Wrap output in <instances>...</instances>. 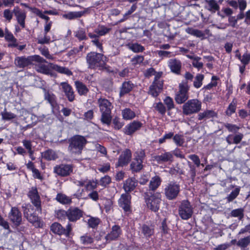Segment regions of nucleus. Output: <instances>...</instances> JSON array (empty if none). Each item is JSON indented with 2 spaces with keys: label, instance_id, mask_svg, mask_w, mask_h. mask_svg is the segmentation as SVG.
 <instances>
[{
  "label": "nucleus",
  "instance_id": "obj_1",
  "mask_svg": "<svg viewBox=\"0 0 250 250\" xmlns=\"http://www.w3.org/2000/svg\"><path fill=\"white\" fill-rule=\"evenodd\" d=\"M86 61L89 68L101 70L105 67L107 58L102 53L91 52L87 54Z\"/></svg>",
  "mask_w": 250,
  "mask_h": 250
},
{
  "label": "nucleus",
  "instance_id": "obj_2",
  "mask_svg": "<svg viewBox=\"0 0 250 250\" xmlns=\"http://www.w3.org/2000/svg\"><path fill=\"white\" fill-rule=\"evenodd\" d=\"M35 68L38 72L45 75H52L50 69L60 73L66 74L68 76L72 75V72L68 68L52 63H50L48 65L43 63H39L35 65Z\"/></svg>",
  "mask_w": 250,
  "mask_h": 250
},
{
  "label": "nucleus",
  "instance_id": "obj_3",
  "mask_svg": "<svg viewBox=\"0 0 250 250\" xmlns=\"http://www.w3.org/2000/svg\"><path fill=\"white\" fill-rule=\"evenodd\" d=\"M100 110L102 113L101 121L103 124L109 125L111 122V110L112 108L111 103L107 99L100 98L98 100Z\"/></svg>",
  "mask_w": 250,
  "mask_h": 250
},
{
  "label": "nucleus",
  "instance_id": "obj_4",
  "mask_svg": "<svg viewBox=\"0 0 250 250\" xmlns=\"http://www.w3.org/2000/svg\"><path fill=\"white\" fill-rule=\"evenodd\" d=\"M68 146L69 151L75 154H80L82 150L86 144V140L82 136L76 135L72 137L70 140Z\"/></svg>",
  "mask_w": 250,
  "mask_h": 250
},
{
  "label": "nucleus",
  "instance_id": "obj_5",
  "mask_svg": "<svg viewBox=\"0 0 250 250\" xmlns=\"http://www.w3.org/2000/svg\"><path fill=\"white\" fill-rule=\"evenodd\" d=\"M24 216L27 220L36 227L40 228L42 226L41 219L34 212V208L30 204H25L22 206Z\"/></svg>",
  "mask_w": 250,
  "mask_h": 250
},
{
  "label": "nucleus",
  "instance_id": "obj_6",
  "mask_svg": "<svg viewBox=\"0 0 250 250\" xmlns=\"http://www.w3.org/2000/svg\"><path fill=\"white\" fill-rule=\"evenodd\" d=\"M162 73H158L154 77V80L149 87L148 93L153 97H157L163 89V81L161 79Z\"/></svg>",
  "mask_w": 250,
  "mask_h": 250
},
{
  "label": "nucleus",
  "instance_id": "obj_7",
  "mask_svg": "<svg viewBox=\"0 0 250 250\" xmlns=\"http://www.w3.org/2000/svg\"><path fill=\"white\" fill-rule=\"evenodd\" d=\"M166 197L168 200H174L177 198L180 191V186L175 182L167 184L164 189Z\"/></svg>",
  "mask_w": 250,
  "mask_h": 250
},
{
  "label": "nucleus",
  "instance_id": "obj_8",
  "mask_svg": "<svg viewBox=\"0 0 250 250\" xmlns=\"http://www.w3.org/2000/svg\"><path fill=\"white\" fill-rule=\"evenodd\" d=\"M193 213V208L187 200H183L178 207V214L183 220L191 218Z\"/></svg>",
  "mask_w": 250,
  "mask_h": 250
},
{
  "label": "nucleus",
  "instance_id": "obj_9",
  "mask_svg": "<svg viewBox=\"0 0 250 250\" xmlns=\"http://www.w3.org/2000/svg\"><path fill=\"white\" fill-rule=\"evenodd\" d=\"M145 156V152L143 149H139L134 153V158L130 164V168L133 172H139L143 168L142 163Z\"/></svg>",
  "mask_w": 250,
  "mask_h": 250
},
{
  "label": "nucleus",
  "instance_id": "obj_10",
  "mask_svg": "<svg viewBox=\"0 0 250 250\" xmlns=\"http://www.w3.org/2000/svg\"><path fill=\"white\" fill-rule=\"evenodd\" d=\"M201 102L197 99L188 101L183 106V114L188 115L199 112L201 108Z\"/></svg>",
  "mask_w": 250,
  "mask_h": 250
},
{
  "label": "nucleus",
  "instance_id": "obj_11",
  "mask_svg": "<svg viewBox=\"0 0 250 250\" xmlns=\"http://www.w3.org/2000/svg\"><path fill=\"white\" fill-rule=\"evenodd\" d=\"M150 192H147L146 194V203L147 207L152 211L156 212L159 208V205L161 202V194L160 193L156 192L153 195Z\"/></svg>",
  "mask_w": 250,
  "mask_h": 250
},
{
  "label": "nucleus",
  "instance_id": "obj_12",
  "mask_svg": "<svg viewBox=\"0 0 250 250\" xmlns=\"http://www.w3.org/2000/svg\"><path fill=\"white\" fill-rule=\"evenodd\" d=\"M50 229L55 234L59 235H64L68 237L70 236L72 229L70 223L66 225V228H64L60 223L55 222L51 225Z\"/></svg>",
  "mask_w": 250,
  "mask_h": 250
},
{
  "label": "nucleus",
  "instance_id": "obj_13",
  "mask_svg": "<svg viewBox=\"0 0 250 250\" xmlns=\"http://www.w3.org/2000/svg\"><path fill=\"white\" fill-rule=\"evenodd\" d=\"M28 196L31 203L36 207V210L41 213L42 212L41 201L37 188L36 187H32L28 193Z\"/></svg>",
  "mask_w": 250,
  "mask_h": 250
},
{
  "label": "nucleus",
  "instance_id": "obj_14",
  "mask_svg": "<svg viewBox=\"0 0 250 250\" xmlns=\"http://www.w3.org/2000/svg\"><path fill=\"white\" fill-rule=\"evenodd\" d=\"M188 88L187 84H180L179 90L175 97V100L177 104H181L188 100Z\"/></svg>",
  "mask_w": 250,
  "mask_h": 250
},
{
  "label": "nucleus",
  "instance_id": "obj_15",
  "mask_svg": "<svg viewBox=\"0 0 250 250\" xmlns=\"http://www.w3.org/2000/svg\"><path fill=\"white\" fill-rule=\"evenodd\" d=\"M131 195L129 193L122 194L118 201L119 206L125 212L129 213L131 212Z\"/></svg>",
  "mask_w": 250,
  "mask_h": 250
},
{
  "label": "nucleus",
  "instance_id": "obj_16",
  "mask_svg": "<svg viewBox=\"0 0 250 250\" xmlns=\"http://www.w3.org/2000/svg\"><path fill=\"white\" fill-rule=\"evenodd\" d=\"M73 167L71 165L62 164L57 165L54 168V172L61 176H67L72 172Z\"/></svg>",
  "mask_w": 250,
  "mask_h": 250
},
{
  "label": "nucleus",
  "instance_id": "obj_17",
  "mask_svg": "<svg viewBox=\"0 0 250 250\" xmlns=\"http://www.w3.org/2000/svg\"><path fill=\"white\" fill-rule=\"evenodd\" d=\"M153 161H156L158 164L165 163H172L173 160L172 154L170 152H166L161 155H155L152 157Z\"/></svg>",
  "mask_w": 250,
  "mask_h": 250
},
{
  "label": "nucleus",
  "instance_id": "obj_18",
  "mask_svg": "<svg viewBox=\"0 0 250 250\" xmlns=\"http://www.w3.org/2000/svg\"><path fill=\"white\" fill-rule=\"evenodd\" d=\"M131 151L128 149H126L120 156L118 161L116 164V167H123L127 165L131 160Z\"/></svg>",
  "mask_w": 250,
  "mask_h": 250
},
{
  "label": "nucleus",
  "instance_id": "obj_19",
  "mask_svg": "<svg viewBox=\"0 0 250 250\" xmlns=\"http://www.w3.org/2000/svg\"><path fill=\"white\" fill-rule=\"evenodd\" d=\"M83 215V211L78 208H70L68 209V219L70 222H76Z\"/></svg>",
  "mask_w": 250,
  "mask_h": 250
},
{
  "label": "nucleus",
  "instance_id": "obj_20",
  "mask_svg": "<svg viewBox=\"0 0 250 250\" xmlns=\"http://www.w3.org/2000/svg\"><path fill=\"white\" fill-rule=\"evenodd\" d=\"M13 13L16 17L18 23L22 28H25V21L26 18V12L22 11L19 7L16 6L13 9Z\"/></svg>",
  "mask_w": 250,
  "mask_h": 250
},
{
  "label": "nucleus",
  "instance_id": "obj_21",
  "mask_svg": "<svg viewBox=\"0 0 250 250\" xmlns=\"http://www.w3.org/2000/svg\"><path fill=\"white\" fill-rule=\"evenodd\" d=\"M10 221L16 226H19L21 222V214L16 207H12L9 214Z\"/></svg>",
  "mask_w": 250,
  "mask_h": 250
},
{
  "label": "nucleus",
  "instance_id": "obj_22",
  "mask_svg": "<svg viewBox=\"0 0 250 250\" xmlns=\"http://www.w3.org/2000/svg\"><path fill=\"white\" fill-rule=\"evenodd\" d=\"M143 124L139 121H134L128 124L124 128V133L128 135H132L135 132L139 130Z\"/></svg>",
  "mask_w": 250,
  "mask_h": 250
},
{
  "label": "nucleus",
  "instance_id": "obj_23",
  "mask_svg": "<svg viewBox=\"0 0 250 250\" xmlns=\"http://www.w3.org/2000/svg\"><path fill=\"white\" fill-rule=\"evenodd\" d=\"M32 59L30 56L17 57L15 59L14 64L18 68H23L32 63Z\"/></svg>",
  "mask_w": 250,
  "mask_h": 250
},
{
  "label": "nucleus",
  "instance_id": "obj_24",
  "mask_svg": "<svg viewBox=\"0 0 250 250\" xmlns=\"http://www.w3.org/2000/svg\"><path fill=\"white\" fill-rule=\"evenodd\" d=\"M60 86H62V91L65 93L68 100L70 102H73L75 99V94L71 86L66 82L61 83Z\"/></svg>",
  "mask_w": 250,
  "mask_h": 250
},
{
  "label": "nucleus",
  "instance_id": "obj_25",
  "mask_svg": "<svg viewBox=\"0 0 250 250\" xmlns=\"http://www.w3.org/2000/svg\"><path fill=\"white\" fill-rule=\"evenodd\" d=\"M138 184V181L134 178H130L126 179L124 183L123 188L126 193H128L133 191Z\"/></svg>",
  "mask_w": 250,
  "mask_h": 250
},
{
  "label": "nucleus",
  "instance_id": "obj_26",
  "mask_svg": "<svg viewBox=\"0 0 250 250\" xmlns=\"http://www.w3.org/2000/svg\"><path fill=\"white\" fill-rule=\"evenodd\" d=\"M122 230L118 225H114L112 228V230L106 236L107 241H111L117 239L121 235Z\"/></svg>",
  "mask_w": 250,
  "mask_h": 250
},
{
  "label": "nucleus",
  "instance_id": "obj_27",
  "mask_svg": "<svg viewBox=\"0 0 250 250\" xmlns=\"http://www.w3.org/2000/svg\"><path fill=\"white\" fill-rule=\"evenodd\" d=\"M168 65L171 71L177 74L180 73L182 63L180 61L176 59H170L168 62Z\"/></svg>",
  "mask_w": 250,
  "mask_h": 250
},
{
  "label": "nucleus",
  "instance_id": "obj_28",
  "mask_svg": "<svg viewBox=\"0 0 250 250\" xmlns=\"http://www.w3.org/2000/svg\"><path fill=\"white\" fill-rule=\"evenodd\" d=\"M134 87V84L130 81H126L123 83L120 88V96H123L129 93Z\"/></svg>",
  "mask_w": 250,
  "mask_h": 250
},
{
  "label": "nucleus",
  "instance_id": "obj_29",
  "mask_svg": "<svg viewBox=\"0 0 250 250\" xmlns=\"http://www.w3.org/2000/svg\"><path fill=\"white\" fill-rule=\"evenodd\" d=\"M75 85L78 94L81 96H86L89 92V89L86 85L80 81H76Z\"/></svg>",
  "mask_w": 250,
  "mask_h": 250
},
{
  "label": "nucleus",
  "instance_id": "obj_30",
  "mask_svg": "<svg viewBox=\"0 0 250 250\" xmlns=\"http://www.w3.org/2000/svg\"><path fill=\"white\" fill-rule=\"evenodd\" d=\"M141 231L144 236L146 238H150L154 233L153 227L152 226H148L146 224L142 225Z\"/></svg>",
  "mask_w": 250,
  "mask_h": 250
},
{
  "label": "nucleus",
  "instance_id": "obj_31",
  "mask_svg": "<svg viewBox=\"0 0 250 250\" xmlns=\"http://www.w3.org/2000/svg\"><path fill=\"white\" fill-rule=\"evenodd\" d=\"M217 116V113L213 110H206L203 112H201L198 115V119L199 120L203 119H208L213 118Z\"/></svg>",
  "mask_w": 250,
  "mask_h": 250
},
{
  "label": "nucleus",
  "instance_id": "obj_32",
  "mask_svg": "<svg viewBox=\"0 0 250 250\" xmlns=\"http://www.w3.org/2000/svg\"><path fill=\"white\" fill-rule=\"evenodd\" d=\"M42 157L48 161L55 160L58 158L57 153L52 150L48 149L42 153Z\"/></svg>",
  "mask_w": 250,
  "mask_h": 250
},
{
  "label": "nucleus",
  "instance_id": "obj_33",
  "mask_svg": "<svg viewBox=\"0 0 250 250\" xmlns=\"http://www.w3.org/2000/svg\"><path fill=\"white\" fill-rule=\"evenodd\" d=\"M205 2L207 4L206 8L209 11L215 13L219 10L220 6L215 0H206Z\"/></svg>",
  "mask_w": 250,
  "mask_h": 250
},
{
  "label": "nucleus",
  "instance_id": "obj_34",
  "mask_svg": "<svg viewBox=\"0 0 250 250\" xmlns=\"http://www.w3.org/2000/svg\"><path fill=\"white\" fill-rule=\"evenodd\" d=\"M85 12L86 10L84 11L69 12L66 14H63L62 17L69 20H72L81 17Z\"/></svg>",
  "mask_w": 250,
  "mask_h": 250
},
{
  "label": "nucleus",
  "instance_id": "obj_35",
  "mask_svg": "<svg viewBox=\"0 0 250 250\" xmlns=\"http://www.w3.org/2000/svg\"><path fill=\"white\" fill-rule=\"evenodd\" d=\"M161 182V179L159 176H155L152 177L149 183V190H155L159 187Z\"/></svg>",
  "mask_w": 250,
  "mask_h": 250
},
{
  "label": "nucleus",
  "instance_id": "obj_36",
  "mask_svg": "<svg viewBox=\"0 0 250 250\" xmlns=\"http://www.w3.org/2000/svg\"><path fill=\"white\" fill-rule=\"evenodd\" d=\"M56 200L62 204H69L71 203V198L62 193H58L56 197Z\"/></svg>",
  "mask_w": 250,
  "mask_h": 250
},
{
  "label": "nucleus",
  "instance_id": "obj_37",
  "mask_svg": "<svg viewBox=\"0 0 250 250\" xmlns=\"http://www.w3.org/2000/svg\"><path fill=\"white\" fill-rule=\"evenodd\" d=\"M111 29L107 28L104 25H99L94 30V33L98 34L99 36H103L108 33Z\"/></svg>",
  "mask_w": 250,
  "mask_h": 250
},
{
  "label": "nucleus",
  "instance_id": "obj_38",
  "mask_svg": "<svg viewBox=\"0 0 250 250\" xmlns=\"http://www.w3.org/2000/svg\"><path fill=\"white\" fill-rule=\"evenodd\" d=\"M250 244V235L240 238L236 243V245L241 248H246Z\"/></svg>",
  "mask_w": 250,
  "mask_h": 250
},
{
  "label": "nucleus",
  "instance_id": "obj_39",
  "mask_svg": "<svg viewBox=\"0 0 250 250\" xmlns=\"http://www.w3.org/2000/svg\"><path fill=\"white\" fill-rule=\"evenodd\" d=\"M186 32L196 37L201 38L202 39L205 38V33L199 30L193 29L192 28H188L186 29Z\"/></svg>",
  "mask_w": 250,
  "mask_h": 250
},
{
  "label": "nucleus",
  "instance_id": "obj_40",
  "mask_svg": "<svg viewBox=\"0 0 250 250\" xmlns=\"http://www.w3.org/2000/svg\"><path fill=\"white\" fill-rule=\"evenodd\" d=\"M80 241L82 244L87 245L92 244L94 242V238L86 233L80 237Z\"/></svg>",
  "mask_w": 250,
  "mask_h": 250
},
{
  "label": "nucleus",
  "instance_id": "obj_41",
  "mask_svg": "<svg viewBox=\"0 0 250 250\" xmlns=\"http://www.w3.org/2000/svg\"><path fill=\"white\" fill-rule=\"evenodd\" d=\"M75 36L80 41L86 40L88 39L86 35L85 29L82 28H79L75 32Z\"/></svg>",
  "mask_w": 250,
  "mask_h": 250
},
{
  "label": "nucleus",
  "instance_id": "obj_42",
  "mask_svg": "<svg viewBox=\"0 0 250 250\" xmlns=\"http://www.w3.org/2000/svg\"><path fill=\"white\" fill-rule=\"evenodd\" d=\"M123 118L125 120H131L135 117V114L129 108H125L122 111Z\"/></svg>",
  "mask_w": 250,
  "mask_h": 250
},
{
  "label": "nucleus",
  "instance_id": "obj_43",
  "mask_svg": "<svg viewBox=\"0 0 250 250\" xmlns=\"http://www.w3.org/2000/svg\"><path fill=\"white\" fill-rule=\"evenodd\" d=\"M128 48L135 53L142 52L145 48L138 43H131L128 45Z\"/></svg>",
  "mask_w": 250,
  "mask_h": 250
},
{
  "label": "nucleus",
  "instance_id": "obj_44",
  "mask_svg": "<svg viewBox=\"0 0 250 250\" xmlns=\"http://www.w3.org/2000/svg\"><path fill=\"white\" fill-rule=\"evenodd\" d=\"M204 76L201 74H198L193 81V85L196 88H200L202 85V81L204 80Z\"/></svg>",
  "mask_w": 250,
  "mask_h": 250
},
{
  "label": "nucleus",
  "instance_id": "obj_45",
  "mask_svg": "<svg viewBox=\"0 0 250 250\" xmlns=\"http://www.w3.org/2000/svg\"><path fill=\"white\" fill-rule=\"evenodd\" d=\"M1 115L2 117V119L6 121H10L15 119L17 116L16 115L13 113L7 111L6 109H5L4 111L1 113Z\"/></svg>",
  "mask_w": 250,
  "mask_h": 250
},
{
  "label": "nucleus",
  "instance_id": "obj_46",
  "mask_svg": "<svg viewBox=\"0 0 250 250\" xmlns=\"http://www.w3.org/2000/svg\"><path fill=\"white\" fill-rule=\"evenodd\" d=\"M240 190V188L237 187L235 189L232 191L230 193L227 197V199L228 202H230L235 199L239 195Z\"/></svg>",
  "mask_w": 250,
  "mask_h": 250
},
{
  "label": "nucleus",
  "instance_id": "obj_47",
  "mask_svg": "<svg viewBox=\"0 0 250 250\" xmlns=\"http://www.w3.org/2000/svg\"><path fill=\"white\" fill-rule=\"evenodd\" d=\"M100 222V220L98 218L90 217L87 223L89 227L95 228L99 224Z\"/></svg>",
  "mask_w": 250,
  "mask_h": 250
},
{
  "label": "nucleus",
  "instance_id": "obj_48",
  "mask_svg": "<svg viewBox=\"0 0 250 250\" xmlns=\"http://www.w3.org/2000/svg\"><path fill=\"white\" fill-rule=\"evenodd\" d=\"M44 99L47 100L50 104H53L55 103V96L53 93H50L49 91L44 89Z\"/></svg>",
  "mask_w": 250,
  "mask_h": 250
},
{
  "label": "nucleus",
  "instance_id": "obj_49",
  "mask_svg": "<svg viewBox=\"0 0 250 250\" xmlns=\"http://www.w3.org/2000/svg\"><path fill=\"white\" fill-rule=\"evenodd\" d=\"M144 60V57L143 56L136 55L131 59V62L133 65L136 66L140 64L143 62Z\"/></svg>",
  "mask_w": 250,
  "mask_h": 250
},
{
  "label": "nucleus",
  "instance_id": "obj_50",
  "mask_svg": "<svg viewBox=\"0 0 250 250\" xmlns=\"http://www.w3.org/2000/svg\"><path fill=\"white\" fill-rule=\"evenodd\" d=\"M231 215L235 217H239L241 220L244 217V209L242 208H238L232 210L231 212Z\"/></svg>",
  "mask_w": 250,
  "mask_h": 250
},
{
  "label": "nucleus",
  "instance_id": "obj_51",
  "mask_svg": "<svg viewBox=\"0 0 250 250\" xmlns=\"http://www.w3.org/2000/svg\"><path fill=\"white\" fill-rule=\"evenodd\" d=\"M173 141L178 146H181L184 143V139L183 135L176 134L173 135Z\"/></svg>",
  "mask_w": 250,
  "mask_h": 250
},
{
  "label": "nucleus",
  "instance_id": "obj_52",
  "mask_svg": "<svg viewBox=\"0 0 250 250\" xmlns=\"http://www.w3.org/2000/svg\"><path fill=\"white\" fill-rule=\"evenodd\" d=\"M240 61L242 64L247 65L250 62V53L246 51L242 56Z\"/></svg>",
  "mask_w": 250,
  "mask_h": 250
},
{
  "label": "nucleus",
  "instance_id": "obj_53",
  "mask_svg": "<svg viewBox=\"0 0 250 250\" xmlns=\"http://www.w3.org/2000/svg\"><path fill=\"white\" fill-rule=\"evenodd\" d=\"M224 126L229 132L233 133H236L240 129V127L236 125L229 123L225 124Z\"/></svg>",
  "mask_w": 250,
  "mask_h": 250
},
{
  "label": "nucleus",
  "instance_id": "obj_54",
  "mask_svg": "<svg viewBox=\"0 0 250 250\" xmlns=\"http://www.w3.org/2000/svg\"><path fill=\"white\" fill-rule=\"evenodd\" d=\"M201 58L199 57H196L194 60L192 61V65L197 68L198 69H200L203 67V63L200 62Z\"/></svg>",
  "mask_w": 250,
  "mask_h": 250
},
{
  "label": "nucleus",
  "instance_id": "obj_55",
  "mask_svg": "<svg viewBox=\"0 0 250 250\" xmlns=\"http://www.w3.org/2000/svg\"><path fill=\"white\" fill-rule=\"evenodd\" d=\"M164 103L167 105L168 110H171L174 108V103L170 97H167L164 100Z\"/></svg>",
  "mask_w": 250,
  "mask_h": 250
},
{
  "label": "nucleus",
  "instance_id": "obj_56",
  "mask_svg": "<svg viewBox=\"0 0 250 250\" xmlns=\"http://www.w3.org/2000/svg\"><path fill=\"white\" fill-rule=\"evenodd\" d=\"M111 182V178L109 176H105L102 178L100 181V185L104 187H105Z\"/></svg>",
  "mask_w": 250,
  "mask_h": 250
},
{
  "label": "nucleus",
  "instance_id": "obj_57",
  "mask_svg": "<svg viewBox=\"0 0 250 250\" xmlns=\"http://www.w3.org/2000/svg\"><path fill=\"white\" fill-rule=\"evenodd\" d=\"M154 107L155 109L157 110L161 114H164L166 113V107L161 102H159L156 104Z\"/></svg>",
  "mask_w": 250,
  "mask_h": 250
},
{
  "label": "nucleus",
  "instance_id": "obj_58",
  "mask_svg": "<svg viewBox=\"0 0 250 250\" xmlns=\"http://www.w3.org/2000/svg\"><path fill=\"white\" fill-rule=\"evenodd\" d=\"M13 14V11H11L8 9H5L3 11V17L8 21H10L12 20Z\"/></svg>",
  "mask_w": 250,
  "mask_h": 250
},
{
  "label": "nucleus",
  "instance_id": "obj_59",
  "mask_svg": "<svg viewBox=\"0 0 250 250\" xmlns=\"http://www.w3.org/2000/svg\"><path fill=\"white\" fill-rule=\"evenodd\" d=\"M188 158L193 161L197 167H199L200 166L201 162L198 156L195 154H191L188 156Z\"/></svg>",
  "mask_w": 250,
  "mask_h": 250
},
{
  "label": "nucleus",
  "instance_id": "obj_60",
  "mask_svg": "<svg viewBox=\"0 0 250 250\" xmlns=\"http://www.w3.org/2000/svg\"><path fill=\"white\" fill-rule=\"evenodd\" d=\"M50 41V38L47 35V34L44 33V37L43 38H38L37 42L39 44H47Z\"/></svg>",
  "mask_w": 250,
  "mask_h": 250
},
{
  "label": "nucleus",
  "instance_id": "obj_61",
  "mask_svg": "<svg viewBox=\"0 0 250 250\" xmlns=\"http://www.w3.org/2000/svg\"><path fill=\"white\" fill-rule=\"evenodd\" d=\"M56 216L58 218L61 219L65 218L66 216L68 218V210L67 211L62 209L58 210L56 212Z\"/></svg>",
  "mask_w": 250,
  "mask_h": 250
},
{
  "label": "nucleus",
  "instance_id": "obj_62",
  "mask_svg": "<svg viewBox=\"0 0 250 250\" xmlns=\"http://www.w3.org/2000/svg\"><path fill=\"white\" fill-rule=\"evenodd\" d=\"M91 42L93 45L96 46V47L99 49V51L103 52L104 51L103 43L102 42H101L99 39L95 40H92Z\"/></svg>",
  "mask_w": 250,
  "mask_h": 250
},
{
  "label": "nucleus",
  "instance_id": "obj_63",
  "mask_svg": "<svg viewBox=\"0 0 250 250\" xmlns=\"http://www.w3.org/2000/svg\"><path fill=\"white\" fill-rule=\"evenodd\" d=\"M159 72H156L154 69L153 68H149L147 69L145 72L144 75L146 77L149 78L150 77L154 75L155 76Z\"/></svg>",
  "mask_w": 250,
  "mask_h": 250
},
{
  "label": "nucleus",
  "instance_id": "obj_64",
  "mask_svg": "<svg viewBox=\"0 0 250 250\" xmlns=\"http://www.w3.org/2000/svg\"><path fill=\"white\" fill-rule=\"evenodd\" d=\"M244 135L242 133H238L235 135L233 138V143L238 144L242 141Z\"/></svg>",
  "mask_w": 250,
  "mask_h": 250
}]
</instances>
